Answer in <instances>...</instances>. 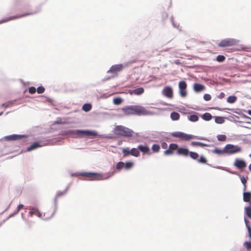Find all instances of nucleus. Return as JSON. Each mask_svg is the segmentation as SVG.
I'll return each mask as SVG.
<instances>
[{
  "mask_svg": "<svg viewBox=\"0 0 251 251\" xmlns=\"http://www.w3.org/2000/svg\"><path fill=\"white\" fill-rule=\"evenodd\" d=\"M64 194V192H60V193H58L56 195V197H55V199H54V202H55V204H57V199H58L59 197H60V196H61L63 195Z\"/></svg>",
  "mask_w": 251,
  "mask_h": 251,
  "instance_id": "obj_44",
  "label": "nucleus"
},
{
  "mask_svg": "<svg viewBox=\"0 0 251 251\" xmlns=\"http://www.w3.org/2000/svg\"><path fill=\"white\" fill-rule=\"evenodd\" d=\"M139 149L137 148H132L130 150V153H131V155L135 157H138L140 155V152L138 150Z\"/></svg>",
  "mask_w": 251,
  "mask_h": 251,
  "instance_id": "obj_22",
  "label": "nucleus"
},
{
  "mask_svg": "<svg viewBox=\"0 0 251 251\" xmlns=\"http://www.w3.org/2000/svg\"><path fill=\"white\" fill-rule=\"evenodd\" d=\"M198 162L200 163H206L207 159L203 155H201L199 159H197Z\"/></svg>",
  "mask_w": 251,
  "mask_h": 251,
  "instance_id": "obj_34",
  "label": "nucleus"
},
{
  "mask_svg": "<svg viewBox=\"0 0 251 251\" xmlns=\"http://www.w3.org/2000/svg\"><path fill=\"white\" fill-rule=\"evenodd\" d=\"M178 147V146L176 144L172 143L170 144L169 148L164 151V154L166 155H172L175 151L177 153Z\"/></svg>",
  "mask_w": 251,
  "mask_h": 251,
  "instance_id": "obj_12",
  "label": "nucleus"
},
{
  "mask_svg": "<svg viewBox=\"0 0 251 251\" xmlns=\"http://www.w3.org/2000/svg\"><path fill=\"white\" fill-rule=\"evenodd\" d=\"M125 115H145L147 114V110L142 106L139 105H130L123 107L122 109Z\"/></svg>",
  "mask_w": 251,
  "mask_h": 251,
  "instance_id": "obj_1",
  "label": "nucleus"
},
{
  "mask_svg": "<svg viewBox=\"0 0 251 251\" xmlns=\"http://www.w3.org/2000/svg\"><path fill=\"white\" fill-rule=\"evenodd\" d=\"M161 147L163 149H166L168 147V145L166 143L163 142L161 144Z\"/></svg>",
  "mask_w": 251,
  "mask_h": 251,
  "instance_id": "obj_48",
  "label": "nucleus"
},
{
  "mask_svg": "<svg viewBox=\"0 0 251 251\" xmlns=\"http://www.w3.org/2000/svg\"><path fill=\"white\" fill-rule=\"evenodd\" d=\"M244 222L249 232V236L251 238V224H250L249 220H248L246 218H244Z\"/></svg>",
  "mask_w": 251,
  "mask_h": 251,
  "instance_id": "obj_21",
  "label": "nucleus"
},
{
  "mask_svg": "<svg viewBox=\"0 0 251 251\" xmlns=\"http://www.w3.org/2000/svg\"><path fill=\"white\" fill-rule=\"evenodd\" d=\"M217 139L220 141H225L226 140V135L220 134L217 136Z\"/></svg>",
  "mask_w": 251,
  "mask_h": 251,
  "instance_id": "obj_35",
  "label": "nucleus"
},
{
  "mask_svg": "<svg viewBox=\"0 0 251 251\" xmlns=\"http://www.w3.org/2000/svg\"><path fill=\"white\" fill-rule=\"evenodd\" d=\"M176 154L178 155H182L185 157L190 156V157L193 159H197L199 157V154L197 152L190 151L188 149L183 147H178Z\"/></svg>",
  "mask_w": 251,
  "mask_h": 251,
  "instance_id": "obj_5",
  "label": "nucleus"
},
{
  "mask_svg": "<svg viewBox=\"0 0 251 251\" xmlns=\"http://www.w3.org/2000/svg\"><path fill=\"white\" fill-rule=\"evenodd\" d=\"M138 149L143 153V154H151V152L149 148L146 146L139 145L138 146Z\"/></svg>",
  "mask_w": 251,
  "mask_h": 251,
  "instance_id": "obj_16",
  "label": "nucleus"
},
{
  "mask_svg": "<svg viewBox=\"0 0 251 251\" xmlns=\"http://www.w3.org/2000/svg\"><path fill=\"white\" fill-rule=\"evenodd\" d=\"M8 140H16L20 138V136L17 135H10L6 137Z\"/></svg>",
  "mask_w": 251,
  "mask_h": 251,
  "instance_id": "obj_32",
  "label": "nucleus"
},
{
  "mask_svg": "<svg viewBox=\"0 0 251 251\" xmlns=\"http://www.w3.org/2000/svg\"><path fill=\"white\" fill-rule=\"evenodd\" d=\"M172 136L174 137H176L179 138L180 140L184 141H188L192 139H200V140H203L204 138L199 137L197 136H195L191 134H188L182 132L177 131L172 133Z\"/></svg>",
  "mask_w": 251,
  "mask_h": 251,
  "instance_id": "obj_3",
  "label": "nucleus"
},
{
  "mask_svg": "<svg viewBox=\"0 0 251 251\" xmlns=\"http://www.w3.org/2000/svg\"><path fill=\"white\" fill-rule=\"evenodd\" d=\"M244 246L247 248L248 250H250L251 249V242H246L244 244Z\"/></svg>",
  "mask_w": 251,
  "mask_h": 251,
  "instance_id": "obj_43",
  "label": "nucleus"
},
{
  "mask_svg": "<svg viewBox=\"0 0 251 251\" xmlns=\"http://www.w3.org/2000/svg\"><path fill=\"white\" fill-rule=\"evenodd\" d=\"M114 133L126 137H131L134 136V132L131 129L123 126H117L114 128Z\"/></svg>",
  "mask_w": 251,
  "mask_h": 251,
  "instance_id": "obj_2",
  "label": "nucleus"
},
{
  "mask_svg": "<svg viewBox=\"0 0 251 251\" xmlns=\"http://www.w3.org/2000/svg\"><path fill=\"white\" fill-rule=\"evenodd\" d=\"M79 137H83L85 136H96L97 133L95 131L76 130L73 131Z\"/></svg>",
  "mask_w": 251,
  "mask_h": 251,
  "instance_id": "obj_8",
  "label": "nucleus"
},
{
  "mask_svg": "<svg viewBox=\"0 0 251 251\" xmlns=\"http://www.w3.org/2000/svg\"><path fill=\"white\" fill-rule=\"evenodd\" d=\"M41 146L40 145L39 143L34 142L31 146H30L29 147H28L27 148V151H31L32 150H33L36 149L37 148L40 147Z\"/></svg>",
  "mask_w": 251,
  "mask_h": 251,
  "instance_id": "obj_20",
  "label": "nucleus"
},
{
  "mask_svg": "<svg viewBox=\"0 0 251 251\" xmlns=\"http://www.w3.org/2000/svg\"><path fill=\"white\" fill-rule=\"evenodd\" d=\"M162 94L169 99H172L173 97V90L171 86H165L162 91Z\"/></svg>",
  "mask_w": 251,
  "mask_h": 251,
  "instance_id": "obj_13",
  "label": "nucleus"
},
{
  "mask_svg": "<svg viewBox=\"0 0 251 251\" xmlns=\"http://www.w3.org/2000/svg\"><path fill=\"white\" fill-rule=\"evenodd\" d=\"M201 117L205 121H209L212 119V116L209 113H205L201 116Z\"/></svg>",
  "mask_w": 251,
  "mask_h": 251,
  "instance_id": "obj_25",
  "label": "nucleus"
},
{
  "mask_svg": "<svg viewBox=\"0 0 251 251\" xmlns=\"http://www.w3.org/2000/svg\"><path fill=\"white\" fill-rule=\"evenodd\" d=\"M36 89L34 87H31L28 89L29 93L31 94H34L36 92Z\"/></svg>",
  "mask_w": 251,
  "mask_h": 251,
  "instance_id": "obj_46",
  "label": "nucleus"
},
{
  "mask_svg": "<svg viewBox=\"0 0 251 251\" xmlns=\"http://www.w3.org/2000/svg\"><path fill=\"white\" fill-rule=\"evenodd\" d=\"M236 41L233 39H226L218 43V46L222 48L229 47L235 45Z\"/></svg>",
  "mask_w": 251,
  "mask_h": 251,
  "instance_id": "obj_9",
  "label": "nucleus"
},
{
  "mask_svg": "<svg viewBox=\"0 0 251 251\" xmlns=\"http://www.w3.org/2000/svg\"><path fill=\"white\" fill-rule=\"evenodd\" d=\"M245 213L246 215L251 219V205L245 207Z\"/></svg>",
  "mask_w": 251,
  "mask_h": 251,
  "instance_id": "obj_23",
  "label": "nucleus"
},
{
  "mask_svg": "<svg viewBox=\"0 0 251 251\" xmlns=\"http://www.w3.org/2000/svg\"><path fill=\"white\" fill-rule=\"evenodd\" d=\"M237 100V97L235 96H229L227 99V102L229 103H234Z\"/></svg>",
  "mask_w": 251,
  "mask_h": 251,
  "instance_id": "obj_29",
  "label": "nucleus"
},
{
  "mask_svg": "<svg viewBox=\"0 0 251 251\" xmlns=\"http://www.w3.org/2000/svg\"><path fill=\"white\" fill-rule=\"evenodd\" d=\"M24 205L23 204H19L18 206V209L17 212H18L21 209L23 208Z\"/></svg>",
  "mask_w": 251,
  "mask_h": 251,
  "instance_id": "obj_49",
  "label": "nucleus"
},
{
  "mask_svg": "<svg viewBox=\"0 0 251 251\" xmlns=\"http://www.w3.org/2000/svg\"><path fill=\"white\" fill-rule=\"evenodd\" d=\"M198 119V116L196 115H191L189 117V120L192 122H196Z\"/></svg>",
  "mask_w": 251,
  "mask_h": 251,
  "instance_id": "obj_38",
  "label": "nucleus"
},
{
  "mask_svg": "<svg viewBox=\"0 0 251 251\" xmlns=\"http://www.w3.org/2000/svg\"><path fill=\"white\" fill-rule=\"evenodd\" d=\"M243 200L245 202H250L251 205V193L245 192L243 193Z\"/></svg>",
  "mask_w": 251,
  "mask_h": 251,
  "instance_id": "obj_19",
  "label": "nucleus"
},
{
  "mask_svg": "<svg viewBox=\"0 0 251 251\" xmlns=\"http://www.w3.org/2000/svg\"><path fill=\"white\" fill-rule=\"evenodd\" d=\"M187 86L184 81H181L178 83L179 93L181 97L185 98L187 95Z\"/></svg>",
  "mask_w": 251,
  "mask_h": 251,
  "instance_id": "obj_10",
  "label": "nucleus"
},
{
  "mask_svg": "<svg viewBox=\"0 0 251 251\" xmlns=\"http://www.w3.org/2000/svg\"><path fill=\"white\" fill-rule=\"evenodd\" d=\"M81 175L85 177L87 180H97L103 179V176L101 174L96 173H83Z\"/></svg>",
  "mask_w": 251,
  "mask_h": 251,
  "instance_id": "obj_6",
  "label": "nucleus"
},
{
  "mask_svg": "<svg viewBox=\"0 0 251 251\" xmlns=\"http://www.w3.org/2000/svg\"><path fill=\"white\" fill-rule=\"evenodd\" d=\"M249 169L251 171V163L249 165Z\"/></svg>",
  "mask_w": 251,
  "mask_h": 251,
  "instance_id": "obj_50",
  "label": "nucleus"
},
{
  "mask_svg": "<svg viewBox=\"0 0 251 251\" xmlns=\"http://www.w3.org/2000/svg\"><path fill=\"white\" fill-rule=\"evenodd\" d=\"M194 90L196 92H200L205 89V86L199 83H195L193 86Z\"/></svg>",
  "mask_w": 251,
  "mask_h": 251,
  "instance_id": "obj_17",
  "label": "nucleus"
},
{
  "mask_svg": "<svg viewBox=\"0 0 251 251\" xmlns=\"http://www.w3.org/2000/svg\"><path fill=\"white\" fill-rule=\"evenodd\" d=\"M125 166V163L123 162H119L116 165V169L117 170H121Z\"/></svg>",
  "mask_w": 251,
  "mask_h": 251,
  "instance_id": "obj_40",
  "label": "nucleus"
},
{
  "mask_svg": "<svg viewBox=\"0 0 251 251\" xmlns=\"http://www.w3.org/2000/svg\"><path fill=\"white\" fill-rule=\"evenodd\" d=\"M224 95V93H222L221 94V95H223V96Z\"/></svg>",
  "mask_w": 251,
  "mask_h": 251,
  "instance_id": "obj_52",
  "label": "nucleus"
},
{
  "mask_svg": "<svg viewBox=\"0 0 251 251\" xmlns=\"http://www.w3.org/2000/svg\"><path fill=\"white\" fill-rule=\"evenodd\" d=\"M45 88L43 86H39L37 88V92L38 94H42L45 91Z\"/></svg>",
  "mask_w": 251,
  "mask_h": 251,
  "instance_id": "obj_41",
  "label": "nucleus"
},
{
  "mask_svg": "<svg viewBox=\"0 0 251 251\" xmlns=\"http://www.w3.org/2000/svg\"><path fill=\"white\" fill-rule=\"evenodd\" d=\"M226 59V57L222 55H219L216 57V60L219 62H223Z\"/></svg>",
  "mask_w": 251,
  "mask_h": 251,
  "instance_id": "obj_37",
  "label": "nucleus"
},
{
  "mask_svg": "<svg viewBox=\"0 0 251 251\" xmlns=\"http://www.w3.org/2000/svg\"><path fill=\"white\" fill-rule=\"evenodd\" d=\"M179 114L176 112H172L171 114V118L173 120H177L179 119Z\"/></svg>",
  "mask_w": 251,
  "mask_h": 251,
  "instance_id": "obj_28",
  "label": "nucleus"
},
{
  "mask_svg": "<svg viewBox=\"0 0 251 251\" xmlns=\"http://www.w3.org/2000/svg\"><path fill=\"white\" fill-rule=\"evenodd\" d=\"M226 154H232L239 152L241 151V148L238 146L232 144H227L225 147Z\"/></svg>",
  "mask_w": 251,
  "mask_h": 251,
  "instance_id": "obj_7",
  "label": "nucleus"
},
{
  "mask_svg": "<svg viewBox=\"0 0 251 251\" xmlns=\"http://www.w3.org/2000/svg\"><path fill=\"white\" fill-rule=\"evenodd\" d=\"M212 153L217 154H225V148L223 150H221L218 148H215L212 151Z\"/></svg>",
  "mask_w": 251,
  "mask_h": 251,
  "instance_id": "obj_24",
  "label": "nucleus"
},
{
  "mask_svg": "<svg viewBox=\"0 0 251 251\" xmlns=\"http://www.w3.org/2000/svg\"><path fill=\"white\" fill-rule=\"evenodd\" d=\"M151 149L153 152H157L160 149V146L157 144H153L152 146Z\"/></svg>",
  "mask_w": 251,
  "mask_h": 251,
  "instance_id": "obj_33",
  "label": "nucleus"
},
{
  "mask_svg": "<svg viewBox=\"0 0 251 251\" xmlns=\"http://www.w3.org/2000/svg\"><path fill=\"white\" fill-rule=\"evenodd\" d=\"M215 118V121L217 124H223L225 122V120L224 118L222 117H218V116H215L214 117Z\"/></svg>",
  "mask_w": 251,
  "mask_h": 251,
  "instance_id": "obj_30",
  "label": "nucleus"
},
{
  "mask_svg": "<svg viewBox=\"0 0 251 251\" xmlns=\"http://www.w3.org/2000/svg\"><path fill=\"white\" fill-rule=\"evenodd\" d=\"M191 145L192 146H200L202 147L207 146L206 144L199 142H192Z\"/></svg>",
  "mask_w": 251,
  "mask_h": 251,
  "instance_id": "obj_31",
  "label": "nucleus"
},
{
  "mask_svg": "<svg viewBox=\"0 0 251 251\" xmlns=\"http://www.w3.org/2000/svg\"><path fill=\"white\" fill-rule=\"evenodd\" d=\"M57 123L58 124L60 123V122H57Z\"/></svg>",
  "mask_w": 251,
  "mask_h": 251,
  "instance_id": "obj_53",
  "label": "nucleus"
},
{
  "mask_svg": "<svg viewBox=\"0 0 251 251\" xmlns=\"http://www.w3.org/2000/svg\"><path fill=\"white\" fill-rule=\"evenodd\" d=\"M248 113H249V115H251V110H249L248 111Z\"/></svg>",
  "mask_w": 251,
  "mask_h": 251,
  "instance_id": "obj_51",
  "label": "nucleus"
},
{
  "mask_svg": "<svg viewBox=\"0 0 251 251\" xmlns=\"http://www.w3.org/2000/svg\"><path fill=\"white\" fill-rule=\"evenodd\" d=\"M33 14H34V13H25V14H22V15H17V16H14L13 17H10L7 20H4L3 22H7V21L11 20H14V19H18V18H20L24 17H25V16H29V15H30Z\"/></svg>",
  "mask_w": 251,
  "mask_h": 251,
  "instance_id": "obj_18",
  "label": "nucleus"
},
{
  "mask_svg": "<svg viewBox=\"0 0 251 251\" xmlns=\"http://www.w3.org/2000/svg\"><path fill=\"white\" fill-rule=\"evenodd\" d=\"M122 102V100L120 98H116L113 99V103L115 104L119 105Z\"/></svg>",
  "mask_w": 251,
  "mask_h": 251,
  "instance_id": "obj_39",
  "label": "nucleus"
},
{
  "mask_svg": "<svg viewBox=\"0 0 251 251\" xmlns=\"http://www.w3.org/2000/svg\"><path fill=\"white\" fill-rule=\"evenodd\" d=\"M124 66L122 64H116L111 67L108 71V73H111L116 75L117 74L123 69Z\"/></svg>",
  "mask_w": 251,
  "mask_h": 251,
  "instance_id": "obj_11",
  "label": "nucleus"
},
{
  "mask_svg": "<svg viewBox=\"0 0 251 251\" xmlns=\"http://www.w3.org/2000/svg\"><path fill=\"white\" fill-rule=\"evenodd\" d=\"M82 109L85 112H88L92 109V105L90 103H85L83 105Z\"/></svg>",
  "mask_w": 251,
  "mask_h": 251,
  "instance_id": "obj_26",
  "label": "nucleus"
},
{
  "mask_svg": "<svg viewBox=\"0 0 251 251\" xmlns=\"http://www.w3.org/2000/svg\"><path fill=\"white\" fill-rule=\"evenodd\" d=\"M130 150H129V148H123L122 149V153L123 154V156L126 157L127 156H128L129 155H131V153H130Z\"/></svg>",
  "mask_w": 251,
  "mask_h": 251,
  "instance_id": "obj_27",
  "label": "nucleus"
},
{
  "mask_svg": "<svg viewBox=\"0 0 251 251\" xmlns=\"http://www.w3.org/2000/svg\"><path fill=\"white\" fill-rule=\"evenodd\" d=\"M133 166V163L131 162H127L125 164V168L126 170L130 169Z\"/></svg>",
  "mask_w": 251,
  "mask_h": 251,
  "instance_id": "obj_36",
  "label": "nucleus"
},
{
  "mask_svg": "<svg viewBox=\"0 0 251 251\" xmlns=\"http://www.w3.org/2000/svg\"><path fill=\"white\" fill-rule=\"evenodd\" d=\"M234 165L239 169H243L246 167V164L245 161L239 159L235 160Z\"/></svg>",
  "mask_w": 251,
  "mask_h": 251,
  "instance_id": "obj_14",
  "label": "nucleus"
},
{
  "mask_svg": "<svg viewBox=\"0 0 251 251\" xmlns=\"http://www.w3.org/2000/svg\"><path fill=\"white\" fill-rule=\"evenodd\" d=\"M130 95H141L144 92V89L142 87L138 88L134 90H130L128 91Z\"/></svg>",
  "mask_w": 251,
  "mask_h": 251,
  "instance_id": "obj_15",
  "label": "nucleus"
},
{
  "mask_svg": "<svg viewBox=\"0 0 251 251\" xmlns=\"http://www.w3.org/2000/svg\"><path fill=\"white\" fill-rule=\"evenodd\" d=\"M241 182L242 183L244 184V191H245L246 190V183L247 182V179L245 178L244 176H242L241 177Z\"/></svg>",
  "mask_w": 251,
  "mask_h": 251,
  "instance_id": "obj_42",
  "label": "nucleus"
},
{
  "mask_svg": "<svg viewBox=\"0 0 251 251\" xmlns=\"http://www.w3.org/2000/svg\"><path fill=\"white\" fill-rule=\"evenodd\" d=\"M55 211H52L50 212L49 211H47V212L44 213V217H42V213L39 211L38 209L37 208H32L30 209V211L29 212V214L30 216H32L35 215L38 216L39 218H43L44 220H47L54 215Z\"/></svg>",
  "mask_w": 251,
  "mask_h": 251,
  "instance_id": "obj_4",
  "label": "nucleus"
},
{
  "mask_svg": "<svg viewBox=\"0 0 251 251\" xmlns=\"http://www.w3.org/2000/svg\"><path fill=\"white\" fill-rule=\"evenodd\" d=\"M12 102H7L5 103H3L2 105H1V107H4V108H6V107H9L10 105H12Z\"/></svg>",
  "mask_w": 251,
  "mask_h": 251,
  "instance_id": "obj_47",
  "label": "nucleus"
},
{
  "mask_svg": "<svg viewBox=\"0 0 251 251\" xmlns=\"http://www.w3.org/2000/svg\"><path fill=\"white\" fill-rule=\"evenodd\" d=\"M250 157H251V153L250 154Z\"/></svg>",
  "mask_w": 251,
  "mask_h": 251,
  "instance_id": "obj_54",
  "label": "nucleus"
},
{
  "mask_svg": "<svg viewBox=\"0 0 251 251\" xmlns=\"http://www.w3.org/2000/svg\"><path fill=\"white\" fill-rule=\"evenodd\" d=\"M203 99L206 101L210 100L211 99V97L209 94H205L203 96Z\"/></svg>",
  "mask_w": 251,
  "mask_h": 251,
  "instance_id": "obj_45",
  "label": "nucleus"
}]
</instances>
